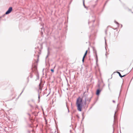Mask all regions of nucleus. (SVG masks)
I'll return each mask as SVG.
<instances>
[{
	"label": "nucleus",
	"instance_id": "nucleus-1",
	"mask_svg": "<svg viewBox=\"0 0 133 133\" xmlns=\"http://www.w3.org/2000/svg\"><path fill=\"white\" fill-rule=\"evenodd\" d=\"M91 97L90 98H88L87 95L86 94L84 95L82 98H81L80 97H78L77 99L76 103L78 110L79 111H82L83 101H84L85 105L87 103L88 104L91 101Z\"/></svg>",
	"mask_w": 133,
	"mask_h": 133
},
{
	"label": "nucleus",
	"instance_id": "nucleus-2",
	"mask_svg": "<svg viewBox=\"0 0 133 133\" xmlns=\"http://www.w3.org/2000/svg\"><path fill=\"white\" fill-rule=\"evenodd\" d=\"M12 10V7H10L8 9V10L6 12L5 14L7 15L10 13Z\"/></svg>",
	"mask_w": 133,
	"mask_h": 133
},
{
	"label": "nucleus",
	"instance_id": "nucleus-3",
	"mask_svg": "<svg viewBox=\"0 0 133 133\" xmlns=\"http://www.w3.org/2000/svg\"><path fill=\"white\" fill-rule=\"evenodd\" d=\"M117 73H118L119 74V76L121 78H122V77H124L126 75H124L123 76L121 75L120 72L118 71H117Z\"/></svg>",
	"mask_w": 133,
	"mask_h": 133
},
{
	"label": "nucleus",
	"instance_id": "nucleus-4",
	"mask_svg": "<svg viewBox=\"0 0 133 133\" xmlns=\"http://www.w3.org/2000/svg\"><path fill=\"white\" fill-rule=\"evenodd\" d=\"M101 91V90L99 89H98L97 90L96 92V94L97 95H98L100 92Z\"/></svg>",
	"mask_w": 133,
	"mask_h": 133
},
{
	"label": "nucleus",
	"instance_id": "nucleus-5",
	"mask_svg": "<svg viewBox=\"0 0 133 133\" xmlns=\"http://www.w3.org/2000/svg\"><path fill=\"white\" fill-rule=\"evenodd\" d=\"M83 5L84 6V8H86L87 9V7L84 4V0H83Z\"/></svg>",
	"mask_w": 133,
	"mask_h": 133
},
{
	"label": "nucleus",
	"instance_id": "nucleus-6",
	"mask_svg": "<svg viewBox=\"0 0 133 133\" xmlns=\"http://www.w3.org/2000/svg\"><path fill=\"white\" fill-rule=\"evenodd\" d=\"M48 54H47V56H46V58L48 57L49 55L50 54V52H49V48L48 49Z\"/></svg>",
	"mask_w": 133,
	"mask_h": 133
},
{
	"label": "nucleus",
	"instance_id": "nucleus-7",
	"mask_svg": "<svg viewBox=\"0 0 133 133\" xmlns=\"http://www.w3.org/2000/svg\"><path fill=\"white\" fill-rule=\"evenodd\" d=\"M41 83H40L39 84V89L41 90H42V88L41 86Z\"/></svg>",
	"mask_w": 133,
	"mask_h": 133
},
{
	"label": "nucleus",
	"instance_id": "nucleus-8",
	"mask_svg": "<svg viewBox=\"0 0 133 133\" xmlns=\"http://www.w3.org/2000/svg\"><path fill=\"white\" fill-rule=\"evenodd\" d=\"M87 52H88V50H87L86 51V52H85V53L84 54V55L83 57H85V56H86V55H87Z\"/></svg>",
	"mask_w": 133,
	"mask_h": 133
},
{
	"label": "nucleus",
	"instance_id": "nucleus-9",
	"mask_svg": "<svg viewBox=\"0 0 133 133\" xmlns=\"http://www.w3.org/2000/svg\"><path fill=\"white\" fill-rule=\"evenodd\" d=\"M114 22L116 24H117V26H119V23L117 22L116 21H114Z\"/></svg>",
	"mask_w": 133,
	"mask_h": 133
},
{
	"label": "nucleus",
	"instance_id": "nucleus-10",
	"mask_svg": "<svg viewBox=\"0 0 133 133\" xmlns=\"http://www.w3.org/2000/svg\"><path fill=\"white\" fill-rule=\"evenodd\" d=\"M85 57H83V58L82 61V62H83L84 61V59Z\"/></svg>",
	"mask_w": 133,
	"mask_h": 133
},
{
	"label": "nucleus",
	"instance_id": "nucleus-11",
	"mask_svg": "<svg viewBox=\"0 0 133 133\" xmlns=\"http://www.w3.org/2000/svg\"><path fill=\"white\" fill-rule=\"evenodd\" d=\"M51 71L52 72H54V70L53 69H51Z\"/></svg>",
	"mask_w": 133,
	"mask_h": 133
},
{
	"label": "nucleus",
	"instance_id": "nucleus-12",
	"mask_svg": "<svg viewBox=\"0 0 133 133\" xmlns=\"http://www.w3.org/2000/svg\"><path fill=\"white\" fill-rule=\"evenodd\" d=\"M29 105L32 108H33V106H32V105H31L30 104H29Z\"/></svg>",
	"mask_w": 133,
	"mask_h": 133
},
{
	"label": "nucleus",
	"instance_id": "nucleus-13",
	"mask_svg": "<svg viewBox=\"0 0 133 133\" xmlns=\"http://www.w3.org/2000/svg\"><path fill=\"white\" fill-rule=\"evenodd\" d=\"M116 113V112H115V114H114V119H115V115Z\"/></svg>",
	"mask_w": 133,
	"mask_h": 133
},
{
	"label": "nucleus",
	"instance_id": "nucleus-14",
	"mask_svg": "<svg viewBox=\"0 0 133 133\" xmlns=\"http://www.w3.org/2000/svg\"><path fill=\"white\" fill-rule=\"evenodd\" d=\"M24 89H23V90L22 91V92H21V93L20 94V96L21 95V94H22V93L23 92V91H24Z\"/></svg>",
	"mask_w": 133,
	"mask_h": 133
},
{
	"label": "nucleus",
	"instance_id": "nucleus-15",
	"mask_svg": "<svg viewBox=\"0 0 133 133\" xmlns=\"http://www.w3.org/2000/svg\"><path fill=\"white\" fill-rule=\"evenodd\" d=\"M112 102H114V103H115V101H114V100H113V101H112Z\"/></svg>",
	"mask_w": 133,
	"mask_h": 133
},
{
	"label": "nucleus",
	"instance_id": "nucleus-16",
	"mask_svg": "<svg viewBox=\"0 0 133 133\" xmlns=\"http://www.w3.org/2000/svg\"><path fill=\"white\" fill-rule=\"evenodd\" d=\"M108 1H107L106 2V3H105V4H106V3Z\"/></svg>",
	"mask_w": 133,
	"mask_h": 133
},
{
	"label": "nucleus",
	"instance_id": "nucleus-17",
	"mask_svg": "<svg viewBox=\"0 0 133 133\" xmlns=\"http://www.w3.org/2000/svg\"><path fill=\"white\" fill-rule=\"evenodd\" d=\"M28 114V115H29V116H30V114Z\"/></svg>",
	"mask_w": 133,
	"mask_h": 133
},
{
	"label": "nucleus",
	"instance_id": "nucleus-18",
	"mask_svg": "<svg viewBox=\"0 0 133 133\" xmlns=\"http://www.w3.org/2000/svg\"><path fill=\"white\" fill-rule=\"evenodd\" d=\"M34 115H35V116H37V114H34Z\"/></svg>",
	"mask_w": 133,
	"mask_h": 133
},
{
	"label": "nucleus",
	"instance_id": "nucleus-19",
	"mask_svg": "<svg viewBox=\"0 0 133 133\" xmlns=\"http://www.w3.org/2000/svg\"><path fill=\"white\" fill-rule=\"evenodd\" d=\"M40 98L39 96V94H38V98Z\"/></svg>",
	"mask_w": 133,
	"mask_h": 133
},
{
	"label": "nucleus",
	"instance_id": "nucleus-20",
	"mask_svg": "<svg viewBox=\"0 0 133 133\" xmlns=\"http://www.w3.org/2000/svg\"><path fill=\"white\" fill-rule=\"evenodd\" d=\"M96 56L97 57V54H96Z\"/></svg>",
	"mask_w": 133,
	"mask_h": 133
},
{
	"label": "nucleus",
	"instance_id": "nucleus-21",
	"mask_svg": "<svg viewBox=\"0 0 133 133\" xmlns=\"http://www.w3.org/2000/svg\"><path fill=\"white\" fill-rule=\"evenodd\" d=\"M43 28V27L42 28H41V29L42 30Z\"/></svg>",
	"mask_w": 133,
	"mask_h": 133
},
{
	"label": "nucleus",
	"instance_id": "nucleus-22",
	"mask_svg": "<svg viewBox=\"0 0 133 133\" xmlns=\"http://www.w3.org/2000/svg\"><path fill=\"white\" fill-rule=\"evenodd\" d=\"M95 22V20L93 21V22Z\"/></svg>",
	"mask_w": 133,
	"mask_h": 133
},
{
	"label": "nucleus",
	"instance_id": "nucleus-23",
	"mask_svg": "<svg viewBox=\"0 0 133 133\" xmlns=\"http://www.w3.org/2000/svg\"><path fill=\"white\" fill-rule=\"evenodd\" d=\"M77 116L78 117V115H77Z\"/></svg>",
	"mask_w": 133,
	"mask_h": 133
},
{
	"label": "nucleus",
	"instance_id": "nucleus-24",
	"mask_svg": "<svg viewBox=\"0 0 133 133\" xmlns=\"http://www.w3.org/2000/svg\"><path fill=\"white\" fill-rule=\"evenodd\" d=\"M68 109V112H69V109Z\"/></svg>",
	"mask_w": 133,
	"mask_h": 133
},
{
	"label": "nucleus",
	"instance_id": "nucleus-25",
	"mask_svg": "<svg viewBox=\"0 0 133 133\" xmlns=\"http://www.w3.org/2000/svg\"><path fill=\"white\" fill-rule=\"evenodd\" d=\"M121 26H122V25H121Z\"/></svg>",
	"mask_w": 133,
	"mask_h": 133
}]
</instances>
